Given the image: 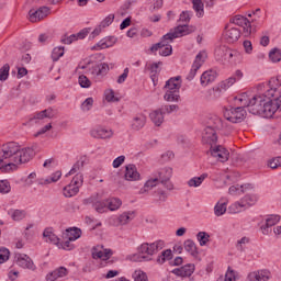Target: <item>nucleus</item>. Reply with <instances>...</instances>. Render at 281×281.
I'll return each mask as SVG.
<instances>
[{
    "mask_svg": "<svg viewBox=\"0 0 281 281\" xmlns=\"http://www.w3.org/2000/svg\"><path fill=\"white\" fill-rule=\"evenodd\" d=\"M93 109V98H87L82 103H81V111H91Z\"/></svg>",
    "mask_w": 281,
    "mask_h": 281,
    "instance_id": "4d7b16f0",
    "label": "nucleus"
},
{
    "mask_svg": "<svg viewBox=\"0 0 281 281\" xmlns=\"http://www.w3.org/2000/svg\"><path fill=\"white\" fill-rule=\"evenodd\" d=\"M159 183V178H153L145 182L144 188L140 189V194H144V192H148V190H153Z\"/></svg>",
    "mask_w": 281,
    "mask_h": 281,
    "instance_id": "a18cd8bd",
    "label": "nucleus"
},
{
    "mask_svg": "<svg viewBox=\"0 0 281 281\" xmlns=\"http://www.w3.org/2000/svg\"><path fill=\"white\" fill-rule=\"evenodd\" d=\"M63 177L61 171H56L49 178H42L37 180L38 186H49V183H56Z\"/></svg>",
    "mask_w": 281,
    "mask_h": 281,
    "instance_id": "a878e982",
    "label": "nucleus"
},
{
    "mask_svg": "<svg viewBox=\"0 0 281 281\" xmlns=\"http://www.w3.org/2000/svg\"><path fill=\"white\" fill-rule=\"evenodd\" d=\"M43 237L45 238V243H52V245H56V247H58L60 243V238L54 234L53 228H45Z\"/></svg>",
    "mask_w": 281,
    "mask_h": 281,
    "instance_id": "b1692460",
    "label": "nucleus"
},
{
    "mask_svg": "<svg viewBox=\"0 0 281 281\" xmlns=\"http://www.w3.org/2000/svg\"><path fill=\"white\" fill-rule=\"evenodd\" d=\"M54 117V109L48 108L46 110H43L41 112L35 113L34 117L31 119V122H34V120H52Z\"/></svg>",
    "mask_w": 281,
    "mask_h": 281,
    "instance_id": "c85d7f7f",
    "label": "nucleus"
},
{
    "mask_svg": "<svg viewBox=\"0 0 281 281\" xmlns=\"http://www.w3.org/2000/svg\"><path fill=\"white\" fill-rule=\"evenodd\" d=\"M14 262L21 269H29V271H36V265H34V260L30 258V256L21 252H16L14 255Z\"/></svg>",
    "mask_w": 281,
    "mask_h": 281,
    "instance_id": "1a4fd4ad",
    "label": "nucleus"
},
{
    "mask_svg": "<svg viewBox=\"0 0 281 281\" xmlns=\"http://www.w3.org/2000/svg\"><path fill=\"white\" fill-rule=\"evenodd\" d=\"M202 142L204 144H210V146H214L218 142V136L216 135V130L211 127H205L202 133Z\"/></svg>",
    "mask_w": 281,
    "mask_h": 281,
    "instance_id": "4468645a",
    "label": "nucleus"
},
{
    "mask_svg": "<svg viewBox=\"0 0 281 281\" xmlns=\"http://www.w3.org/2000/svg\"><path fill=\"white\" fill-rule=\"evenodd\" d=\"M231 23H234L235 25H238L239 27H244V25H249V20L243 15H235L231 20Z\"/></svg>",
    "mask_w": 281,
    "mask_h": 281,
    "instance_id": "09e8293b",
    "label": "nucleus"
},
{
    "mask_svg": "<svg viewBox=\"0 0 281 281\" xmlns=\"http://www.w3.org/2000/svg\"><path fill=\"white\" fill-rule=\"evenodd\" d=\"M128 258H130V260H132V262H148L151 260L150 257L142 254L140 251L130 256Z\"/></svg>",
    "mask_w": 281,
    "mask_h": 281,
    "instance_id": "37998d69",
    "label": "nucleus"
},
{
    "mask_svg": "<svg viewBox=\"0 0 281 281\" xmlns=\"http://www.w3.org/2000/svg\"><path fill=\"white\" fill-rule=\"evenodd\" d=\"M205 58H207V53H205V50L200 52L195 56V60L193 65H200V67H203V64L205 63Z\"/></svg>",
    "mask_w": 281,
    "mask_h": 281,
    "instance_id": "864d4df0",
    "label": "nucleus"
},
{
    "mask_svg": "<svg viewBox=\"0 0 281 281\" xmlns=\"http://www.w3.org/2000/svg\"><path fill=\"white\" fill-rule=\"evenodd\" d=\"M80 192V189L78 187H74V184H68L64 188V196L66 199H71V196H76Z\"/></svg>",
    "mask_w": 281,
    "mask_h": 281,
    "instance_id": "ea45409f",
    "label": "nucleus"
},
{
    "mask_svg": "<svg viewBox=\"0 0 281 281\" xmlns=\"http://www.w3.org/2000/svg\"><path fill=\"white\" fill-rule=\"evenodd\" d=\"M9 76H10V65L9 64H4L0 68V81L1 82H5V80H8Z\"/></svg>",
    "mask_w": 281,
    "mask_h": 281,
    "instance_id": "8fccbe9b",
    "label": "nucleus"
},
{
    "mask_svg": "<svg viewBox=\"0 0 281 281\" xmlns=\"http://www.w3.org/2000/svg\"><path fill=\"white\" fill-rule=\"evenodd\" d=\"M134 281H148V274L142 270H136L133 273Z\"/></svg>",
    "mask_w": 281,
    "mask_h": 281,
    "instance_id": "5fc2aeb1",
    "label": "nucleus"
},
{
    "mask_svg": "<svg viewBox=\"0 0 281 281\" xmlns=\"http://www.w3.org/2000/svg\"><path fill=\"white\" fill-rule=\"evenodd\" d=\"M19 143L9 142L2 145L0 149V168L8 166H16V159L19 157Z\"/></svg>",
    "mask_w": 281,
    "mask_h": 281,
    "instance_id": "7ed1b4c3",
    "label": "nucleus"
},
{
    "mask_svg": "<svg viewBox=\"0 0 281 281\" xmlns=\"http://www.w3.org/2000/svg\"><path fill=\"white\" fill-rule=\"evenodd\" d=\"M166 102H179L181 100V76L171 77L164 87Z\"/></svg>",
    "mask_w": 281,
    "mask_h": 281,
    "instance_id": "20e7f679",
    "label": "nucleus"
},
{
    "mask_svg": "<svg viewBox=\"0 0 281 281\" xmlns=\"http://www.w3.org/2000/svg\"><path fill=\"white\" fill-rule=\"evenodd\" d=\"M269 58L271 63H280L281 60V50L280 48H273L269 53Z\"/></svg>",
    "mask_w": 281,
    "mask_h": 281,
    "instance_id": "3c124183",
    "label": "nucleus"
},
{
    "mask_svg": "<svg viewBox=\"0 0 281 281\" xmlns=\"http://www.w3.org/2000/svg\"><path fill=\"white\" fill-rule=\"evenodd\" d=\"M183 247L186 251H188V254H190V256H192L193 258H196V256H199V250H196V244L194 243V240L192 239L184 240Z\"/></svg>",
    "mask_w": 281,
    "mask_h": 281,
    "instance_id": "c756f323",
    "label": "nucleus"
},
{
    "mask_svg": "<svg viewBox=\"0 0 281 281\" xmlns=\"http://www.w3.org/2000/svg\"><path fill=\"white\" fill-rule=\"evenodd\" d=\"M78 82L82 89H89L91 87V80L85 75L79 76Z\"/></svg>",
    "mask_w": 281,
    "mask_h": 281,
    "instance_id": "13d9d810",
    "label": "nucleus"
},
{
    "mask_svg": "<svg viewBox=\"0 0 281 281\" xmlns=\"http://www.w3.org/2000/svg\"><path fill=\"white\" fill-rule=\"evenodd\" d=\"M117 43V37L115 36H108L102 38L97 43V47L99 49H108V47H113Z\"/></svg>",
    "mask_w": 281,
    "mask_h": 281,
    "instance_id": "393cba45",
    "label": "nucleus"
},
{
    "mask_svg": "<svg viewBox=\"0 0 281 281\" xmlns=\"http://www.w3.org/2000/svg\"><path fill=\"white\" fill-rule=\"evenodd\" d=\"M218 78V74L216 70H206L201 75L200 82L202 87H207V85H212L214 80Z\"/></svg>",
    "mask_w": 281,
    "mask_h": 281,
    "instance_id": "412c9836",
    "label": "nucleus"
},
{
    "mask_svg": "<svg viewBox=\"0 0 281 281\" xmlns=\"http://www.w3.org/2000/svg\"><path fill=\"white\" fill-rule=\"evenodd\" d=\"M192 32H196L195 26H190L188 24L178 25L173 29V31L165 34L160 42L154 44L150 47V52H159V49H164V47L171 46L168 41H175V38H181V36H188V34H192Z\"/></svg>",
    "mask_w": 281,
    "mask_h": 281,
    "instance_id": "f03ea898",
    "label": "nucleus"
},
{
    "mask_svg": "<svg viewBox=\"0 0 281 281\" xmlns=\"http://www.w3.org/2000/svg\"><path fill=\"white\" fill-rule=\"evenodd\" d=\"M245 210H247V206H245L243 199L238 202L233 203L229 207H228V212L231 214H238L240 212H245Z\"/></svg>",
    "mask_w": 281,
    "mask_h": 281,
    "instance_id": "f704fd0d",
    "label": "nucleus"
},
{
    "mask_svg": "<svg viewBox=\"0 0 281 281\" xmlns=\"http://www.w3.org/2000/svg\"><path fill=\"white\" fill-rule=\"evenodd\" d=\"M135 218V212L134 211H126L123 212L121 215H119L117 221L121 225H128L130 221H133Z\"/></svg>",
    "mask_w": 281,
    "mask_h": 281,
    "instance_id": "473e14b6",
    "label": "nucleus"
},
{
    "mask_svg": "<svg viewBox=\"0 0 281 281\" xmlns=\"http://www.w3.org/2000/svg\"><path fill=\"white\" fill-rule=\"evenodd\" d=\"M11 190L10 182L7 180L0 181V193L1 194H8Z\"/></svg>",
    "mask_w": 281,
    "mask_h": 281,
    "instance_id": "338daca9",
    "label": "nucleus"
},
{
    "mask_svg": "<svg viewBox=\"0 0 281 281\" xmlns=\"http://www.w3.org/2000/svg\"><path fill=\"white\" fill-rule=\"evenodd\" d=\"M113 21H115V15L114 14H109L101 23V27H109V25H111V23H113Z\"/></svg>",
    "mask_w": 281,
    "mask_h": 281,
    "instance_id": "774afa93",
    "label": "nucleus"
},
{
    "mask_svg": "<svg viewBox=\"0 0 281 281\" xmlns=\"http://www.w3.org/2000/svg\"><path fill=\"white\" fill-rule=\"evenodd\" d=\"M149 117L151 122L155 124V126H159L160 124H164V112L161 109L155 110L149 114Z\"/></svg>",
    "mask_w": 281,
    "mask_h": 281,
    "instance_id": "2f4dec72",
    "label": "nucleus"
},
{
    "mask_svg": "<svg viewBox=\"0 0 281 281\" xmlns=\"http://www.w3.org/2000/svg\"><path fill=\"white\" fill-rule=\"evenodd\" d=\"M273 97L267 95H255L247 100V95L243 94L239 98V102H244V106L248 108V111L252 115H261L262 117H273L276 111H278V104H276Z\"/></svg>",
    "mask_w": 281,
    "mask_h": 281,
    "instance_id": "f257e3e1",
    "label": "nucleus"
},
{
    "mask_svg": "<svg viewBox=\"0 0 281 281\" xmlns=\"http://www.w3.org/2000/svg\"><path fill=\"white\" fill-rule=\"evenodd\" d=\"M8 260H10V250L8 248L0 249V265L8 262Z\"/></svg>",
    "mask_w": 281,
    "mask_h": 281,
    "instance_id": "e2e57ef3",
    "label": "nucleus"
},
{
    "mask_svg": "<svg viewBox=\"0 0 281 281\" xmlns=\"http://www.w3.org/2000/svg\"><path fill=\"white\" fill-rule=\"evenodd\" d=\"M83 182H85V178L82 177V173H77L70 181V184L74 186L75 188H78V190H80Z\"/></svg>",
    "mask_w": 281,
    "mask_h": 281,
    "instance_id": "603ef678",
    "label": "nucleus"
},
{
    "mask_svg": "<svg viewBox=\"0 0 281 281\" xmlns=\"http://www.w3.org/2000/svg\"><path fill=\"white\" fill-rule=\"evenodd\" d=\"M103 249V250H102ZM113 256V250L104 249V246H97L92 248V258L93 260H110Z\"/></svg>",
    "mask_w": 281,
    "mask_h": 281,
    "instance_id": "ddd939ff",
    "label": "nucleus"
},
{
    "mask_svg": "<svg viewBox=\"0 0 281 281\" xmlns=\"http://www.w3.org/2000/svg\"><path fill=\"white\" fill-rule=\"evenodd\" d=\"M243 106L226 109L224 117L232 122V124H240L247 117V111L245 110V101H240Z\"/></svg>",
    "mask_w": 281,
    "mask_h": 281,
    "instance_id": "423d86ee",
    "label": "nucleus"
},
{
    "mask_svg": "<svg viewBox=\"0 0 281 281\" xmlns=\"http://www.w3.org/2000/svg\"><path fill=\"white\" fill-rule=\"evenodd\" d=\"M233 85H236V77H229L228 79L220 82L218 88H216V91H227L229 87H233Z\"/></svg>",
    "mask_w": 281,
    "mask_h": 281,
    "instance_id": "a19ab883",
    "label": "nucleus"
},
{
    "mask_svg": "<svg viewBox=\"0 0 281 281\" xmlns=\"http://www.w3.org/2000/svg\"><path fill=\"white\" fill-rule=\"evenodd\" d=\"M85 167V160H78L72 168L70 169V171L66 175V177H69V175H76V172H78V170H80L81 168Z\"/></svg>",
    "mask_w": 281,
    "mask_h": 281,
    "instance_id": "052dcab7",
    "label": "nucleus"
},
{
    "mask_svg": "<svg viewBox=\"0 0 281 281\" xmlns=\"http://www.w3.org/2000/svg\"><path fill=\"white\" fill-rule=\"evenodd\" d=\"M160 110L162 111V115H166V113L170 114V113H173V111H179V105L177 104L162 105Z\"/></svg>",
    "mask_w": 281,
    "mask_h": 281,
    "instance_id": "bf43d9fd",
    "label": "nucleus"
},
{
    "mask_svg": "<svg viewBox=\"0 0 281 281\" xmlns=\"http://www.w3.org/2000/svg\"><path fill=\"white\" fill-rule=\"evenodd\" d=\"M194 263H188L180 268L173 269L171 273H173V276H178V278H190V276L194 273Z\"/></svg>",
    "mask_w": 281,
    "mask_h": 281,
    "instance_id": "2eb2a0df",
    "label": "nucleus"
},
{
    "mask_svg": "<svg viewBox=\"0 0 281 281\" xmlns=\"http://www.w3.org/2000/svg\"><path fill=\"white\" fill-rule=\"evenodd\" d=\"M227 212V202H217L214 206L215 216H223Z\"/></svg>",
    "mask_w": 281,
    "mask_h": 281,
    "instance_id": "c03bdc74",
    "label": "nucleus"
},
{
    "mask_svg": "<svg viewBox=\"0 0 281 281\" xmlns=\"http://www.w3.org/2000/svg\"><path fill=\"white\" fill-rule=\"evenodd\" d=\"M172 178V168L166 167L160 169L157 172L156 179L167 189V190H175V186L170 182Z\"/></svg>",
    "mask_w": 281,
    "mask_h": 281,
    "instance_id": "9d476101",
    "label": "nucleus"
},
{
    "mask_svg": "<svg viewBox=\"0 0 281 281\" xmlns=\"http://www.w3.org/2000/svg\"><path fill=\"white\" fill-rule=\"evenodd\" d=\"M210 151L212 157H215V159H218V161H221L222 164H225V161L229 159V151L221 145H217L215 147L214 145L211 146Z\"/></svg>",
    "mask_w": 281,
    "mask_h": 281,
    "instance_id": "f8f14e48",
    "label": "nucleus"
},
{
    "mask_svg": "<svg viewBox=\"0 0 281 281\" xmlns=\"http://www.w3.org/2000/svg\"><path fill=\"white\" fill-rule=\"evenodd\" d=\"M258 194H246L244 198H241V201L247 209L251 207V205H256V203H258Z\"/></svg>",
    "mask_w": 281,
    "mask_h": 281,
    "instance_id": "e433bc0d",
    "label": "nucleus"
},
{
    "mask_svg": "<svg viewBox=\"0 0 281 281\" xmlns=\"http://www.w3.org/2000/svg\"><path fill=\"white\" fill-rule=\"evenodd\" d=\"M249 243V237H243L239 239L236 244V249L237 251H245V245H248Z\"/></svg>",
    "mask_w": 281,
    "mask_h": 281,
    "instance_id": "0e129e2a",
    "label": "nucleus"
},
{
    "mask_svg": "<svg viewBox=\"0 0 281 281\" xmlns=\"http://www.w3.org/2000/svg\"><path fill=\"white\" fill-rule=\"evenodd\" d=\"M143 126H146V116L144 114H137L132 120V128L133 131H142Z\"/></svg>",
    "mask_w": 281,
    "mask_h": 281,
    "instance_id": "bb28decb",
    "label": "nucleus"
},
{
    "mask_svg": "<svg viewBox=\"0 0 281 281\" xmlns=\"http://www.w3.org/2000/svg\"><path fill=\"white\" fill-rule=\"evenodd\" d=\"M9 214L12 218V221H23V218H25L26 214L25 210H11L9 211Z\"/></svg>",
    "mask_w": 281,
    "mask_h": 281,
    "instance_id": "79ce46f5",
    "label": "nucleus"
},
{
    "mask_svg": "<svg viewBox=\"0 0 281 281\" xmlns=\"http://www.w3.org/2000/svg\"><path fill=\"white\" fill-rule=\"evenodd\" d=\"M245 188H251V184L246 186H232L228 189L229 194H236V192H241L244 194Z\"/></svg>",
    "mask_w": 281,
    "mask_h": 281,
    "instance_id": "6e6d98bb",
    "label": "nucleus"
},
{
    "mask_svg": "<svg viewBox=\"0 0 281 281\" xmlns=\"http://www.w3.org/2000/svg\"><path fill=\"white\" fill-rule=\"evenodd\" d=\"M173 255L171 249L164 250L156 259L158 265H164L167 260H172Z\"/></svg>",
    "mask_w": 281,
    "mask_h": 281,
    "instance_id": "c9c22d12",
    "label": "nucleus"
},
{
    "mask_svg": "<svg viewBox=\"0 0 281 281\" xmlns=\"http://www.w3.org/2000/svg\"><path fill=\"white\" fill-rule=\"evenodd\" d=\"M38 19L40 21H43L46 16L49 15V8L48 7H41L37 9Z\"/></svg>",
    "mask_w": 281,
    "mask_h": 281,
    "instance_id": "69168bd1",
    "label": "nucleus"
},
{
    "mask_svg": "<svg viewBox=\"0 0 281 281\" xmlns=\"http://www.w3.org/2000/svg\"><path fill=\"white\" fill-rule=\"evenodd\" d=\"M193 10L196 12V18L201 19L205 14L203 0H192Z\"/></svg>",
    "mask_w": 281,
    "mask_h": 281,
    "instance_id": "4c0bfd02",
    "label": "nucleus"
},
{
    "mask_svg": "<svg viewBox=\"0 0 281 281\" xmlns=\"http://www.w3.org/2000/svg\"><path fill=\"white\" fill-rule=\"evenodd\" d=\"M238 38H240V30L237 27H232L224 32V41H226V43H236Z\"/></svg>",
    "mask_w": 281,
    "mask_h": 281,
    "instance_id": "4be33fe9",
    "label": "nucleus"
},
{
    "mask_svg": "<svg viewBox=\"0 0 281 281\" xmlns=\"http://www.w3.org/2000/svg\"><path fill=\"white\" fill-rule=\"evenodd\" d=\"M278 223H280V215H270L267 217L265 225H261L260 227L263 236H269V234H271V227L278 225Z\"/></svg>",
    "mask_w": 281,
    "mask_h": 281,
    "instance_id": "dca6fc26",
    "label": "nucleus"
},
{
    "mask_svg": "<svg viewBox=\"0 0 281 281\" xmlns=\"http://www.w3.org/2000/svg\"><path fill=\"white\" fill-rule=\"evenodd\" d=\"M237 55L238 53L236 50H232L225 45L216 47L214 52L215 59L220 63H223L225 60H232V58Z\"/></svg>",
    "mask_w": 281,
    "mask_h": 281,
    "instance_id": "9b49d317",
    "label": "nucleus"
},
{
    "mask_svg": "<svg viewBox=\"0 0 281 281\" xmlns=\"http://www.w3.org/2000/svg\"><path fill=\"white\" fill-rule=\"evenodd\" d=\"M201 69V65L199 64H193L190 72L187 76V80L191 81L194 80V77L196 76V72Z\"/></svg>",
    "mask_w": 281,
    "mask_h": 281,
    "instance_id": "680f3d73",
    "label": "nucleus"
},
{
    "mask_svg": "<svg viewBox=\"0 0 281 281\" xmlns=\"http://www.w3.org/2000/svg\"><path fill=\"white\" fill-rule=\"evenodd\" d=\"M35 155H36V145H33L32 147H25L22 149H21V146H19L15 166L19 164H27V161H31V159H34Z\"/></svg>",
    "mask_w": 281,
    "mask_h": 281,
    "instance_id": "6e6552de",
    "label": "nucleus"
},
{
    "mask_svg": "<svg viewBox=\"0 0 281 281\" xmlns=\"http://www.w3.org/2000/svg\"><path fill=\"white\" fill-rule=\"evenodd\" d=\"M139 171H137V167L135 165L125 166V181H139Z\"/></svg>",
    "mask_w": 281,
    "mask_h": 281,
    "instance_id": "aec40b11",
    "label": "nucleus"
},
{
    "mask_svg": "<svg viewBox=\"0 0 281 281\" xmlns=\"http://www.w3.org/2000/svg\"><path fill=\"white\" fill-rule=\"evenodd\" d=\"M196 240L200 243V247H205L210 243V235L207 232H199L196 234Z\"/></svg>",
    "mask_w": 281,
    "mask_h": 281,
    "instance_id": "49530a36",
    "label": "nucleus"
},
{
    "mask_svg": "<svg viewBox=\"0 0 281 281\" xmlns=\"http://www.w3.org/2000/svg\"><path fill=\"white\" fill-rule=\"evenodd\" d=\"M90 135L94 139H111L113 137V131L104 127H95L91 130Z\"/></svg>",
    "mask_w": 281,
    "mask_h": 281,
    "instance_id": "a211bd4d",
    "label": "nucleus"
},
{
    "mask_svg": "<svg viewBox=\"0 0 281 281\" xmlns=\"http://www.w3.org/2000/svg\"><path fill=\"white\" fill-rule=\"evenodd\" d=\"M105 203L110 212H115L122 207V200H120V198H109L105 200Z\"/></svg>",
    "mask_w": 281,
    "mask_h": 281,
    "instance_id": "7c9ffc66",
    "label": "nucleus"
},
{
    "mask_svg": "<svg viewBox=\"0 0 281 281\" xmlns=\"http://www.w3.org/2000/svg\"><path fill=\"white\" fill-rule=\"evenodd\" d=\"M89 202L92 203V207L98 214H104V211L106 210V200L93 201V199L90 198Z\"/></svg>",
    "mask_w": 281,
    "mask_h": 281,
    "instance_id": "72a5a7b5",
    "label": "nucleus"
},
{
    "mask_svg": "<svg viewBox=\"0 0 281 281\" xmlns=\"http://www.w3.org/2000/svg\"><path fill=\"white\" fill-rule=\"evenodd\" d=\"M81 69H87V72L93 78L98 76H105L109 72V64L91 61V59H86L85 65L81 66Z\"/></svg>",
    "mask_w": 281,
    "mask_h": 281,
    "instance_id": "39448f33",
    "label": "nucleus"
},
{
    "mask_svg": "<svg viewBox=\"0 0 281 281\" xmlns=\"http://www.w3.org/2000/svg\"><path fill=\"white\" fill-rule=\"evenodd\" d=\"M64 236L65 238H68V240L75 241L82 236V231L78 227L67 228Z\"/></svg>",
    "mask_w": 281,
    "mask_h": 281,
    "instance_id": "cd10ccee",
    "label": "nucleus"
},
{
    "mask_svg": "<svg viewBox=\"0 0 281 281\" xmlns=\"http://www.w3.org/2000/svg\"><path fill=\"white\" fill-rule=\"evenodd\" d=\"M205 179H207V173H202L200 177L191 178L188 181V186L189 188H199V186H201Z\"/></svg>",
    "mask_w": 281,
    "mask_h": 281,
    "instance_id": "58836bf2",
    "label": "nucleus"
},
{
    "mask_svg": "<svg viewBox=\"0 0 281 281\" xmlns=\"http://www.w3.org/2000/svg\"><path fill=\"white\" fill-rule=\"evenodd\" d=\"M206 127L213 128L214 131H222V128H225V123H223L222 117L213 115L209 119Z\"/></svg>",
    "mask_w": 281,
    "mask_h": 281,
    "instance_id": "5701e85b",
    "label": "nucleus"
},
{
    "mask_svg": "<svg viewBox=\"0 0 281 281\" xmlns=\"http://www.w3.org/2000/svg\"><path fill=\"white\" fill-rule=\"evenodd\" d=\"M249 281H269L271 280V272L269 270H259L248 274Z\"/></svg>",
    "mask_w": 281,
    "mask_h": 281,
    "instance_id": "6ab92c4d",
    "label": "nucleus"
},
{
    "mask_svg": "<svg viewBox=\"0 0 281 281\" xmlns=\"http://www.w3.org/2000/svg\"><path fill=\"white\" fill-rule=\"evenodd\" d=\"M164 246H165L164 240H156L151 244L144 243L137 248V251L150 258V256H155V254H158L159 251H161V249H164Z\"/></svg>",
    "mask_w": 281,
    "mask_h": 281,
    "instance_id": "0eeeda50",
    "label": "nucleus"
},
{
    "mask_svg": "<svg viewBox=\"0 0 281 281\" xmlns=\"http://www.w3.org/2000/svg\"><path fill=\"white\" fill-rule=\"evenodd\" d=\"M269 87L270 89L268 91H266V95L271 97V98H276L277 93H280V91L278 89H280L281 87V75L273 77L269 80Z\"/></svg>",
    "mask_w": 281,
    "mask_h": 281,
    "instance_id": "f3484780",
    "label": "nucleus"
},
{
    "mask_svg": "<svg viewBox=\"0 0 281 281\" xmlns=\"http://www.w3.org/2000/svg\"><path fill=\"white\" fill-rule=\"evenodd\" d=\"M65 56V47L59 46L55 47L52 52V59L54 63H57V60H60Z\"/></svg>",
    "mask_w": 281,
    "mask_h": 281,
    "instance_id": "de8ad7c7",
    "label": "nucleus"
}]
</instances>
